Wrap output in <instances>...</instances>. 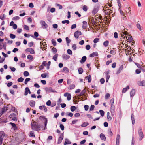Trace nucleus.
<instances>
[{
  "label": "nucleus",
  "mask_w": 145,
  "mask_h": 145,
  "mask_svg": "<svg viewBox=\"0 0 145 145\" xmlns=\"http://www.w3.org/2000/svg\"><path fill=\"white\" fill-rule=\"evenodd\" d=\"M86 59V57L85 56H84L82 57L80 61V62L82 64L85 61Z\"/></svg>",
  "instance_id": "17"
},
{
  "label": "nucleus",
  "mask_w": 145,
  "mask_h": 145,
  "mask_svg": "<svg viewBox=\"0 0 145 145\" xmlns=\"http://www.w3.org/2000/svg\"><path fill=\"white\" fill-rule=\"evenodd\" d=\"M110 94L108 93H107L105 96V98L106 99H108V98L110 97Z\"/></svg>",
  "instance_id": "58"
},
{
  "label": "nucleus",
  "mask_w": 145,
  "mask_h": 145,
  "mask_svg": "<svg viewBox=\"0 0 145 145\" xmlns=\"http://www.w3.org/2000/svg\"><path fill=\"white\" fill-rule=\"evenodd\" d=\"M99 112L100 114L101 115L102 117L104 115V112L102 110H99Z\"/></svg>",
  "instance_id": "39"
},
{
  "label": "nucleus",
  "mask_w": 145,
  "mask_h": 145,
  "mask_svg": "<svg viewBox=\"0 0 145 145\" xmlns=\"http://www.w3.org/2000/svg\"><path fill=\"white\" fill-rule=\"evenodd\" d=\"M86 49L88 50H89L90 48V46L89 45H87L86 46Z\"/></svg>",
  "instance_id": "64"
},
{
  "label": "nucleus",
  "mask_w": 145,
  "mask_h": 145,
  "mask_svg": "<svg viewBox=\"0 0 145 145\" xmlns=\"http://www.w3.org/2000/svg\"><path fill=\"white\" fill-rule=\"evenodd\" d=\"M29 136L31 137H35V136L34 135V132L33 131H31L29 133Z\"/></svg>",
  "instance_id": "35"
},
{
  "label": "nucleus",
  "mask_w": 145,
  "mask_h": 145,
  "mask_svg": "<svg viewBox=\"0 0 145 145\" xmlns=\"http://www.w3.org/2000/svg\"><path fill=\"white\" fill-rule=\"evenodd\" d=\"M56 5L59 7V9H61L63 7L62 6L59 4H56Z\"/></svg>",
  "instance_id": "47"
},
{
  "label": "nucleus",
  "mask_w": 145,
  "mask_h": 145,
  "mask_svg": "<svg viewBox=\"0 0 145 145\" xmlns=\"http://www.w3.org/2000/svg\"><path fill=\"white\" fill-rule=\"evenodd\" d=\"M95 108V106L94 105H92L89 108V111H93L94 108Z\"/></svg>",
  "instance_id": "41"
},
{
  "label": "nucleus",
  "mask_w": 145,
  "mask_h": 145,
  "mask_svg": "<svg viewBox=\"0 0 145 145\" xmlns=\"http://www.w3.org/2000/svg\"><path fill=\"white\" fill-rule=\"evenodd\" d=\"M10 37L12 39H14L16 37V36L12 34H10Z\"/></svg>",
  "instance_id": "48"
},
{
  "label": "nucleus",
  "mask_w": 145,
  "mask_h": 145,
  "mask_svg": "<svg viewBox=\"0 0 145 145\" xmlns=\"http://www.w3.org/2000/svg\"><path fill=\"white\" fill-rule=\"evenodd\" d=\"M29 72L27 71H25L24 72V75L25 77L29 75Z\"/></svg>",
  "instance_id": "37"
},
{
  "label": "nucleus",
  "mask_w": 145,
  "mask_h": 145,
  "mask_svg": "<svg viewBox=\"0 0 145 145\" xmlns=\"http://www.w3.org/2000/svg\"><path fill=\"white\" fill-rule=\"evenodd\" d=\"M108 43L109 42L108 41H106L104 42L103 44L105 47H107L108 46Z\"/></svg>",
  "instance_id": "36"
},
{
  "label": "nucleus",
  "mask_w": 145,
  "mask_h": 145,
  "mask_svg": "<svg viewBox=\"0 0 145 145\" xmlns=\"http://www.w3.org/2000/svg\"><path fill=\"white\" fill-rule=\"evenodd\" d=\"M25 51L29 52L31 54H34L35 53V52L33 49L31 48H29L26 49Z\"/></svg>",
  "instance_id": "10"
},
{
  "label": "nucleus",
  "mask_w": 145,
  "mask_h": 145,
  "mask_svg": "<svg viewBox=\"0 0 145 145\" xmlns=\"http://www.w3.org/2000/svg\"><path fill=\"white\" fill-rule=\"evenodd\" d=\"M5 133L2 131L0 132V145L2 144L3 138L4 137Z\"/></svg>",
  "instance_id": "5"
},
{
  "label": "nucleus",
  "mask_w": 145,
  "mask_h": 145,
  "mask_svg": "<svg viewBox=\"0 0 145 145\" xmlns=\"http://www.w3.org/2000/svg\"><path fill=\"white\" fill-rule=\"evenodd\" d=\"M81 33L79 31H77L74 33V36L76 38H78L79 37V36L81 35Z\"/></svg>",
  "instance_id": "7"
},
{
  "label": "nucleus",
  "mask_w": 145,
  "mask_h": 145,
  "mask_svg": "<svg viewBox=\"0 0 145 145\" xmlns=\"http://www.w3.org/2000/svg\"><path fill=\"white\" fill-rule=\"evenodd\" d=\"M57 57L58 54H56L53 56L52 59L55 61H57Z\"/></svg>",
  "instance_id": "33"
},
{
  "label": "nucleus",
  "mask_w": 145,
  "mask_h": 145,
  "mask_svg": "<svg viewBox=\"0 0 145 145\" xmlns=\"http://www.w3.org/2000/svg\"><path fill=\"white\" fill-rule=\"evenodd\" d=\"M84 108L85 110L86 111H87L89 109V106L87 105H85L84 106Z\"/></svg>",
  "instance_id": "53"
},
{
  "label": "nucleus",
  "mask_w": 145,
  "mask_h": 145,
  "mask_svg": "<svg viewBox=\"0 0 145 145\" xmlns=\"http://www.w3.org/2000/svg\"><path fill=\"white\" fill-rule=\"evenodd\" d=\"M83 10L84 11H86L87 10V6L86 5H84L83 7Z\"/></svg>",
  "instance_id": "56"
},
{
  "label": "nucleus",
  "mask_w": 145,
  "mask_h": 145,
  "mask_svg": "<svg viewBox=\"0 0 145 145\" xmlns=\"http://www.w3.org/2000/svg\"><path fill=\"white\" fill-rule=\"evenodd\" d=\"M63 70L64 71H65L66 72H69V70L66 67H65L63 68Z\"/></svg>",
  "instance_id": "42"
},
{
  "label": "nucleus",
  "mask_w": 145,
  "mask_h": 145,
  "mask_svg": "<svg viewBox=\"0 0 145 145\" xmlns=\"http://www.w3.org/2000/svg\"><path fill=\"white\" fill-rule=\"evenodd\" d=\"M122 33H123V34H124L125 35H127V33H128L127 32V31H124V32L122 31ZM125 38L126 39H127L128 41L130 42H132L133 40V38H132V37L129 35H127V36L125 35Z\"/></svg>",
  "instance_id": "2"
},
{
  "label": "nucleus",
  "mask_w": 145,
  "mask_h": 145,
  "mask_svg": "<svg viewBox=\"0 0 145 145\" xmlns=\"http://www.w3.org/2000/svg\"><path fill=\"white\" fill-rule=\"evenodd\" d=\"M99 39L98 38H95L93 40V42L95 43H96L98 42L99 40Z\"/></svg>",
  "instance_id": "45"
},
{
  "label": "nucleus",
  "mask_w": 145,
  "mask_h": 145,
  "mask_svg": "<svg viewBox=\"0 0 145 145\" xmlns=\"http://www.w3.org/2000/svg\"><path fill=\"white\" fill-rule=\"evenodd\" d=\"M20 17L19 16H15L13 18V20H17L19 19Z\"/></svg>",
  "instance_id": "54"
},
{
  "label": "nucleus",
  "mask_w": 145,
  "mask_h": 145,
  "mask_svg": "<svg viewBox=\"0 0 145 145\" xmlns=\"http://www.w3.org/2000/svg\"><path fill=\"white\" fill-rule=\"evenodd\" d=\"M137 27L138 29H139L140 30H142V29H141V26L139 24H137Z\"/></svg>",
  "instance_id": "57"
},
{
  "label": "nucleus",
  "mask_w": 145,
  "mask_h": 145,
  "mask_svg": "<svg viewBox=\"0 0 145 145\" xmlns=\"http://www.w3.org/2000/svg\"><path fill=\"white\" fill-rule=\"evenodd\" d=\"M123 65H121L119 67V69L117 70L116 74H118L121 72V71L123 69Z\"/></svg>",
  "instance_id": "12"
},
{
  "label": "nucleus",
  "mask_w": 145,
  "mask_h": 145,
  "mask_svg": "<svg viewBox=\"0 0 145 145\" xmlns=\"http://www.w3.org/2000/svg\"><path fill=\"white\" fill-rule=\"evenodd\" d=\"M83 25H82V28L84 29H86L87 27V23L86 21H83Z\"/></svg>",
  "instance_id": "15"
},
{
  "label": "nucleus",
  "mask_w": 145,
  "mask_h": 145,
  "mask_svg": "<svg viewBox=\"0 0 145 145\" xmlns=\"http://www.w3.org/2000/svg\"><path fill=\"white\" fill-rule=\"evenodd\" d=\"M60 127L62 130L63 131L64 130V125L63 124H60Z\"/></svg>",
  "instance_id": "59"
},
{
  "label": "nucleus",
  "mask_w": 145,
  "mask_h": 145,
  "mask_svg": "<svg viewBox=\"0 0 145 145\" xmlns=\"http://www.w3.org/2000/svg\"><path fill=\"white\" fill-rule=\"evenodd\" d=\"M64 96L65 97H67V99L68 101H69L71 100V94L69 93H66L64 94Z\"/></svg>",
  "instance_id": "8"
},
{
  "label": "nucleus",
  "mask_w": 145,
  "mask_h": 145,
  "mask_svg": "<svg viewBox=\"0 0 145 145\" xmlns=\"http://www.w3.org/2000/svg\"><path fill=\"white\" fill-rule=\"evenodd\" d=\"M24 80L23 78L22 77H20L18 79L17 81L19 82H22Z\"/></svg>",
  "instance_id": "49"
},
{
  "label": "nucleus",
  "mask_w": 145,
  "mask_h": 145,
  "mask_svg": "<svg viewBox=\"0 0 145 145\" xmlns=\"http://www.w3.org/2000/svg\"><path fill=\"white\" fill-rule=\"evenodd\" d=\"M10 68L11 69V71L12 72H14L16 70V69L14 67H10Z\"/></svg>",
  "instance_id": "63"
},
{
  "label": "nucleus",
  "mask_w": 145,
  "mask_h": 145,
  "mask_svg": "<svg viewBox=\"0 0 145 145\" xmlns=\"http://www.w3.org/2000/svg\"><path fill=\"white\" fill-rule=\"evenodd\" d=\"M44 118V124L45 125V127L44 128V129H46V125L47 123V120L46 118H45L44 117H42Z\"/></svg>",
  "instance_id": "28"
},
{
  "label": "nucleus",
  "mask_w": 145,
  "mask_h": 145,
  "mask_svg": "<svg viewBox=\"0 0 145 145\" xmlns=\"http://www.w3.org/2000/svg\"><path fill=\"white\" fill-rule=\"evenodd\" d=\"M138 84L140 86H145V81L143 80L142 81H138Z\"/></svg>",
  "instance_id": "9"
},
{
  "label": "nucleus",
  "mask_w": 145,
  "mask_h": 145,
  "mask_svg": "<svg viewBox=\"0 0 145 145\" xmlns=\"http://www.w3.org/2000/svg\"><path fill=\"white\" fill-rule=\"evenodd\" d=\"M9 124L11 125L12 127V128H13V129L14 130H16L17 129V127L16 126L15 124L12 122L10 123Z\"/></svg>",
  "instance_id": "18"
},
{
  "label": "nucleus",
  "mask_w": 145,
  "mask_h": 145,
  "mask_svg": "<svg viewBox=\"0 0 145 145\" xmlns=\"http://www.w3.org/2000/svg\"><path fill=\"white\" fill-rule=\"evenodd\" d=\"M100 137L102 140H103L104 141L106 140V137L105 135L103 133H101L100 134Z\"/></svg>",
  "instance_id": "22"
},
{
  "label": "nucleus",
  "mask_w": 145,
  "mask_h": 145,
  "mask_svg": "<svg viewBox=\"0 0 145 145\" xmlns=\"http://www.w3.org/2000/svg\"><path fill=\"white\" fill-rule=\"evenodd\" d=\"M51 101L50 100H48L46 103V104L48 106H50L51 105Z\"/></svg>",
  "instance_id": "55"
},
{
  "label": "nucleus",
  "mask_w": 145,
  "mask_h": 145,
  "mask_svg": "<svg viewBox=\"0 0 145 145\" xmlns=\"http://www.w3.org/2000/svg\"><path fill=\"white\" fill-rule=\"evenodd\" d=\"M129 89V86H127L126 88H124L123 89L122 91V93H125Z\"/></svg>",
  "instance_id": "21"
},
{
  "label": "nucleus",
  "mask_w": 145,
  "mask_h": 145,
  "mask_svg": "<svg viewBox=\"0 0 145 145\" xmlns=\"http://www.w3.org/2000/svg\"><path fill=\"white\" fill-rule=\"evenodd\" d=\"M138 134L140 136V140H141L143 138L144 135L142 132V129L141 128H140L138 130Z\"/></svg>",
  "instance_id": "4"
},
{
  "label": "nucleus",
  "mask_w": 145,
  "mask_h": 145,
  "mask_svg": "<svg viewBox=\"0 0 145 145\" xmlns=\"http://www.w3.org/2000/svg\"><path fill=\"white\" fill-rule=\"evenodd\" d=\"M75 87V85L74 84L70 85L69 86V88L70 90L72 89H74Z\"/></svg>",
  "instance_id": "32"
},
{
  "label": "nucleus",
  "mask_w": 145,
  "mask_h": 145,
  "mask_svg": "<svg viewBox=\"0 0 145 145\" xmlns=\"http://www.w3.org/2000/svg\"><path fill=\"white\" fill-rule=\"evenodd\" d=\"M107 119L108 121H110L112 120V118L110 115H108L107 116Z\"/></svg>",
  "instance_id": "61"
},
{
  "label": "nucleus",
  "mask_w": 145,
  "mask_h": 145,
  "mask_svg": "<svg viewBox=\"0 0 145 145\" xmlns=\"http://www.w3.org/2000/svg\"><path fill=\"white\" fill-rule=\"evenodd\" d=\"M119 10L120 11V13L121 14V15H122L123 16H124V17H123V19H124L125 18L126 16H125V13L123 12V11H122L121 8H120L119 9Z\"/></svg>",
  "instance_id": "24"
},
{
  "label": "nucleus",
  "mask_w": 145,
  "mask_h": 145,
  "mask_svg": "<svg viewBox=\"0 0 145 145\" xmlns=\"http://www.w3.org/2000/svg\"><path fill=\"white\" fill-rule=\"evenodd\" d=\"M35 102L34 101H31L29 103L30 105L32 107H34L35 105Z\"/></svg>",
  "instance_id": "20"
},
{
  "label": "nucleus",
  "mask_w": 145,
  "mask_h": 145,
  "mask_svg": "<svg viewBox=\"0 0 145 145\" xmlns=\"http://www.w3.org/2000/svg\"><path fill=\"white\" fill-rule=\"evenodd\" d=\"M83 72V69L81 67L79 68L78 69V73L79 74H81Z\"/></svg>",
  "instance_id": "30"
},
{
  "label": "nucleus",
  "mask_w": 145,
  "mask_h": 145,
  "mask_svg": "<svg viewBox=\"0 0 145 145\" xmlns=\"http://www.w3.org/2000/svg\"><path fill=\"white\" fill-rule=\"evenodd\" d=\"M63 136H62V137H61L60 136L59 137L57 142L58 144H59L61 142L63 138Z\"/></svg>",
  "instance_id": "27"
},
{
  "label": "nucleus",
  "mask_w": 145,
  "mask_h": 145,
  "mask_svg": "<svg viewBox=\"0 0 145 145\" xmlns=\"http://www.w3.org/2000/svg\"><path fill=\"white\" fill-rule=\"evenodd\" d=\"M97 12V10L96 8H94L92 11V13L94 14H95Z\"/></svg>",
  "instance_id": "60"
},
{
  "label": "nucleus",
  "mask_w": 145,
  "mask_h": 145,
  "mask_svg": "<svg viewBox=\"0 0 145 145\" xmlns=\"http://www.w3.org/2000/svg\"><path fill=\"white\" fill-rule=\"evenodd\" d=\"M62 23H63V24H65V23L68 24L69 23V21L68 20H65L62 21Z\"/></svg>",
  "instance_id": "51"
},
{
  "label": "nucleus",
  "mask_w": 145,
  "mask_h": 145,
  "mask_svg": "<svg viewBox=\"0 0 145 145\" xmlns=\"http://www.w3.org/2000/svg\"><path fill=\"white\" fill-rule=\"evenodd\" d=\"M29 93V94H31V92L30 91V89L28 87H26L25 89V92L24 95L26 96Z\"/></svg>",
  "instance_id": "11"
},
{
  "label": "nucleus",
  "mask_w": 145,
  "mask_h": 145,
  "mask_svg": "<svg viewBox=\"0 0 145 145\" xmlns=\"http://www.w3.org/2000/svg\"><path fill=\"white\" fill-rule=\"evenodd\" d=\"M15 116H16V114L13 113V114H11L10 115V116H9V117L10 118V119H11V118H13L14 117H14Z\"/></svg>",
  "instance_id": "52"
},
{
  "label": "nucleus",
  "mask_w": 145,
  "mask_h": 145,
  "mask_svg": "<svg viewBox=\"0 0 145 145\" xmlns=\"http://www.w3.org/2000/svg\"><path fill=\"white\" fill-rule=\"evenodd\" d=\"M98 56V53L97 52H93L90 55V57H93L94 56Z\"/></svg>",
  "instance_id": "19"
},
{
  "label": "nucleus",
  "mask_w": 145,
  "mask_h": 145,
  "mask_svg": "<svg viewBox=\"0 0 145 145\" xmlns=\"http://www.w3.org/2000/svg\"><path fill=\"white\" fill-rule=\"evenodd\" d=\"M70 109H71V111L73 112L76 110V108L75 106H72L71 107Z\"/></svg>",
  "instance_id": "34"
},
{
  "label": "nucleus",
  "mask_w": 145,
  "mask_h": 145,
  "mask_svg": "<svg viewBox=\"0 0 145 145\" xmlns=\"http://www.w3.org/2000/svg\"><path fill=\"white\" fill-rule=\"evenodd\" d=\"M66 42L67 44V45L68 46H69V43L71 41V40L69 39L68 37H66Z\"/></svg>",
  "instance_id": "29"
},
{
  "label": "nucleus",
  "mask_w": 145,
  "mask_h": 145,
  "mask_svg": "<svg viewBox=\"0 0 145 145\" xmlns=\"http://www.w3.org/2000/svg\"><path fill=\"white\" fill-rule=\"evenodd\" d=\"M45 90L47 92H53L56 93L57 92L54 90L51 87H47L45 88Z\"/></svg>",
  "instance_id": "3"
},
{
  "label": "nucleus",
  "mask_w": 145,
  "mask_h": 145,
  "mask_svg": "<svg viewBox=\"0 0 145 145\" xmlns=\"http://www.w3.org/2000/svg\"><path fill=\"white\" fill-rule=\"evenodd\" d=\"M135 93V89H133L130 92V97H133Z\"/></svg>",
  "instance_id": "25"
},
{
  "label": "nucleus",
  "mask_w": 145,
  "mask_h": 145,
  "mask_svg": "<svg viewBox=\"0 0 145 145\" xmlns=\"http://www.w3.org/2000/svg\"><path fill=\"white\" fill-rule=\"evenodd\" d=\"M120 136L118 134L117 135L116 138V145H119V140L120 139Z\"/></svg>",
  "instance_id": "14"
},
{
  "label": "nucleus",
  "mask_w": 145,
  "mask_h": 145,
  "mask_svg": "<svg viewBox=\"0 0 145 145\" xmlns=\"http://www.w3.org/2000/svg\"><path fill=\"white\" fill-rule=\"evenodd\" d=\"M8 107H7L5 106L1 110V114H3L4 112H5L7 110H8Z\"/></svg>",
  "instance_id": "16"
},
{
  "label": "nucleus",
  "mask_w": 145,
  "mask_h": 145,
  "mask_svg": "<svg viewBox=\"0 0 145 145\" xmlns=\"http://www.w3.org/2000/svg\"><path fill=\"white\" fill-rule=\"evenodd\" d=\"M85 78L87 79L88 82L89 83L91 82V75H89L88 76H87Z\"/></svg>",
  "instance_id": "26"
},
{
  "label": "nucleus",
  "mask_w": 145,
  "mask_h": 145,
  "mask_svg": "<svg viewBox=\"0 0 145 145\" xmlns=\"http://www.w3.org/2000/svg\"><path fill=\"white\" fill-rule=\"evenodd\" d=\"M67 53L69 55H71L72 54V51L70 49L67 50Z\"/></svg>",
  "instance_id": "44"
},
{
  "label": "nucleus",
  "mask_w": 145,
  "mask_h": 145,
  "mask_svg": "<svg viewBox=\"0 0 145 145\" xmlns=\"http://www.w3.org/2000/svg\"><path fill=\"white\" fill-rule=\"evenodd\" d=\"M89 124L88 122H84L81 125V126L83 127H85L88 125Z\"/></svg>",
  "instance_id": "31"
},
{
  "label": "nucleus",
  "mask_w": 145,
  "mask_h": 145,
  "mask_svg": "<svg viewBox=\"0 0 145 145\" xmlns=\"http://www.w3.org/2000/svg\"><path fill=\"white\" fill-rule=\"evenodd\" d=\"M52 51L54 53H56L57 52V49L54 47L52 48Z\"/></svg>",
  "instance_id": "50"
},
{
  "label": "nucleus",
  "mask_w": 145,
  "mask_h": 145,
  "mask_svg": "<svg viewBox=\"0 0 145 145\" xmlns=\"http://www.w3.org/2000/svg\"><path fill=\"white\" fill-rule=\"evenodd\" d=\"M62 57L64 59L67 60L69 58L70 56L67 54H64L62 55Z\"/></svg>",
  "instance_id": "13"
},
{
  "label": "nucleus",
  "mask_w": 145,
  "mask_h": 145,
  "mask_svg": "<svg viewBox=\"0 0 145 145\" xmlns=\"http://www.w3.org/2000/svg\"><path fill=\"white\" fill-rule=\"evenodd\" d=\"M24 29L27 30H29V27L27 26V25H24Z\"/></svg>",
  "instance_id": "46"
},
{
  "label": "nucleus",
  "mask_w": 145,
  "mask_h": 145,
  "mask_svg": "<svg viewBox=\"0 0 145 145\" xmlns=\"http://www.w3.org/2000/svg\"><path fill=\"white\" fill-rule=\"evenodd\" d=\"M30 79L29 78H27L25 80L24 83L25 84H27L28 82L30 80Z\"/></svg>",
  "instance_id": "38"
},
{
  "label": "nucleus",
  "mask_w": 145,
  "mask_h": 145,
  "mask_svg": "<svg viewBox=\"0 0 145 145\" xmlns=\"http://www.w3.org/2000/svg\"><path fill=\"white\" fill-rule=\"evenodd\" d=\"M31 129L33 130L39 131L40 130L39 129L40 128L41 126L39 124L36 122H34L31 123Z\"/></svg>",
  "instance_id": "1"
},
{
  "label": "nucleus",
  "mask_w": 145,
  "mask_h": 145,
  "mask_svg": "<svg viewBox=\"0 0 145 145\" xmlns=\"http://www.w3.org/2000/svg\"><path fill=\"white\" fill-rule=\"evenodd\" d=\"M52 43L54 46H55L56 45V42L54 39H52Z\"/></svg>",
  "instance_id": "43"
},
{
  "label": "nucleus",
  "mask_w": 145,
  "mask_h": 145,
  "mask_svg": "<svg viewBox=\"0 0 145 145\" xmlns=\"http://www.w3.org/2000/svg\"><path fill=\"white\" fill-rule=\"evenodd\" d=\"M27 58L28 59H33V57L31 55H28L27 56Z\"/></svg>",
  "instance_id": "62"
},
{
  "label": "nucleus",
  "mask_w": 145,
  "mask_h": 145,
  "mask_svg": "<svg viewBox=\"0 0 145 145\" xmlns=\"http://www.w3.org/2000/svg\"><path fill=\"white\" fill-rule=\"evenodd\" d=\"M40 24H41L42 27L43 29H46L48 27V25L46 24L45 22L43 20L41 21L40 22Z\"/></svg>",
  "instance_id": "6"
},
{
  "label": "nucleus",
  "mask_w": 145,
  "mask_h": 145,
  "mask_svg": "<svg viewBox=\"0 0 145 145\" xmlns=\"http://www.w3.org/2000/svg\"><path fill=\"white\" fill-rule=\"evenodd\" d=\"M71 143V142L69 140L67 139H65V142L64 143V145H66L67 144H70Z\"/></svg>",
  "instance_id": "23"
},
{
  "label": "nucleus",
  "mask_w": 145,
  "mask_h": 145,
  "mask_svg": "<svg viewBox=\"0 0 145 145\" xmlns=\"http://www.w3.org/2000/svg\"><path fill=\"white\" fill-rule=\"evenodd\" d=\"M86 91L85 89H84L81 92L80 95V96H82L83 95H84V94L85 93Z\"/></svg>",
  "instance_id": "40"
}]
</instances>
